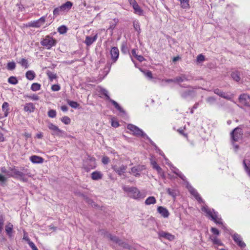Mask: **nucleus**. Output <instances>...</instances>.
I'll use <instances>...</instances> for the list:
<instances>
[{
	"mask_svg": "<svg viewBox=\"0 0 250 250\" xmlns=\"http://www.w3.org/2000/svg\"><path fill=\"white\" fill-rule=\"evenodd\" d=\"M133 25L134 29L137 31L138 34H139L141 33V28L139 21H133Z\"/></svg>",
	"mask_w": 250,
	"mask_h": 250,
	"instance_id": "obj_37",
	"label": "nucleus"
},
{
	"mask_svg": "<svg viewBox=\"0 0 250 250\" xmlns=\"http://www.w3.org/2000/svg\"><path fill=\"white\" fill-rule=\"evenodd\" d=\"M207 102L210 104H213L216 102V99L214 97H209L207 99Z\"/></svg>",
	"mask_w": 250,
	"mask_h": 250,
	"instance_id": "obj_59",
	"label": "nucleus"
},
{
	"mask_svg": "<svg viewBox=\"0 0 250 250\" xmlns=\"http://www.w3.org/2000/svg\"><path fill=\"white\" fill-rule=\"evenodd\" d=\"M118 245L125 249H126L129 250H133V248L131 246L121 240H120V242Z\"/></svg>",
	"mask_w": 250,
	"mask_h": 250,
	"instance_id": "obj_35",
	"label": "nucleus"
},
{
	"mask_svg": "<svg viewBox=\"0 0 250 250\" xmlns=\"http://www.w3.org/2000/svg\"><path fill=\"white\" fill-rule=\"evenodd\" d=\"M57 41L53 37L47 35L41 42L42 45L44 46L47 49H50L52 46L56 45Z\"/></svg>",
	"mask_w": 250,
	"mask_h": 250,
	"instance_id": "obj_3",
	"label": "nucleus"
},
{
	"mask_svg": "<svg viewBox=\"0 0 250 250\" xmlns=\"http://www.w3.org/2000/svg\"><path fill=\"white\" fill-rule=\"evenodd\" d=\"M46 17V16H42L36 21H31L28 22L27 26L29 27L34 28L40 27L44 23L45 21Z\"/></svg>",
	"mask_w": 250,
	"mask_h": 250,
	"instance_id": "obj_10",
	"label": "nucleus"
},
{
	"mask_svg": "<svg viewBox=\"0 0 250 250\" xmlns=\"http://www.w3.org/2000/svg\"><path fill=\"white\" fill-rule=\"evenodd\" d=\"M232 238L235 243H236L239 247L241 248H245L246 247L245 243L242 241V238L239 234L235 233L232 235Z\"/></svg>",
	"mask_w": 250,
	"mask_h": 250,
	"instance_id": "obj_15",
	"label": "nucleus"
},
{
	"mask_svg": "<svg viewBox=\"0 0 250 250\" xmlns=\"http://www.w3.org/2000/svg\"><path fill=\"white\" fill-rule=\"evenodd\" d=\"M158 235L160 237L165 238L169 241H172L174 239V236L171 234L164 231H160L158 232Z\"/></svg>",
	"mask_w": 250,
	"mask_h": 250,
	"instance_id": "obj_19",
	"label": "nucleus"
},
{
	"mask_svg": "<svg viewBox=\"0 0 250 250\" xmlns=\"http://www.w3.org/2000/svg\"><path fill=\"white\" fill-rule=\"evenodd\" d=\"M7 69L9 70H13L16 68V64L14 62H9L7 63Z\"/></svg>",
	"mask_w": 250,
	"mask_h": 250,
	"instance_id": "obj_49",
	"label": "nucleus"
},
{
	"mask_svg": "<svg viewBox=\"0 0 250 250\" xmlns=\"http://www.w3.org/2000/svg\"><path fill=\"white\" fill-rule=\"evenodd\" d=\"M211 240L213 242L214 244L217 245L218 246L223 245V243L221 242V241L216 237H214L211 238Z\"/></svg>",
	"mask_w": 250,
	"mask_h": 250,
	"instance_id": "obj_50",
	"label": "nucleus"
},
{
	"mask_svg": "<svg viewBox=\"0 0 250 250\" xmlns=\"http://www.w3.org/2000/svg\"><path fill=\"white\" fill-rule=\"evenodd\" d=\"M112 168L119 175L121 176L125 172L127 167L126 165H122L119 167L117 165H114L112 167Z\"/></svg>",
	"mask_w": 250,
	"mask_h": 250,
	"instance_id": "obj_14",
	"label": "nucleus"
},
{
	"mask_svg": "<svg viewBox=\"0 0 250 250\" xmlns=\"http://www.w3.org/2000/svg\"><path fill=\"white\" fill-rule=\"evenodd\" d=\"M201 210L206 214L207 217L213 221L216 224H222V219L221 218L218 217V213L215 211L214 209L209 208L207 206H204L202 207Z\"/></svg>",
	"mask_w": 250,
	"mask_h": 250,
	"instance_id": "obj_2",
	"label": "nucleus"
},
{
	"mask_svg": "<svg viewBox=\"0 0 250 250\" xmlns=\"http://www.w3.org/2000/svg\"><path fill=\"white\" fill-rule=\"evenodd\" d=\"M25 76L28 80H33L35 78L36 75L33 71L29 70L26 72Z\"/></svg>",
	"mask_w": 250,
	"mask_h": 250,
	"instance_id": "obj_32",
	"label": "nucleus"
},
{
	"mask_svg": "<svg viewBox=\"0 0 250 250\" xmlns=\"http://www.w3.org/2000/svg\"><path fill=\"white\" fill-rule=\"evenodd\" d=\"M61 87L59 84H53L51 86V89L53 91H58L60 90Z\"/></svg>",
	"mask_w": 250,
	"mask_h": 250,
	"instance_id": "obj_60",
	"label": "nucleus"
},
{
	"mask_svg": "<svg viewBox=\"0 0 250 250\" xmlns=\"http://www.w3.org/2000/svg\"><path fill=\"white\" fill-rule=\"evenodd\" d=\"M180 95L183 99H192L196 96V92L194 90H186L181 91Z\"/></svg>",
	"mask_w": 250,
	"mask_h": 250,
	"instance_id": "obj_12",
	"label": "nucleus"
},
{
	"mask_svg": "<svg viewBox=\"0 0 250 250\" xmlns=\"http://www.w3.org/2000/svg\"><path fill=\"white\" fill-rule=\"evenodd\" d=\"M187 76L185 74H182L180 76L176 77L175 78L176 82L182 83L185 81H188Z\"/></svg>",
	"mask_w": 250,
	"mask_h": 250,
	"instance_id": "obj_33",
	"label": "nucleus"
},
{
	"mask_svg": "<svg viewBox=\"0 0 250 250\" xmlns=\"http://www.w3.org/2000/svg\"><path fill=\"white\" fill-rule=\"evenodd\" d=\"M67 28L65 25H62L58 27V31L61 34L65 33L67 32Z\"/></svg>",
	"mask_w": 250,
	"mask_h": 250,
	"instance_id": "obj_46",
	"label": "nucleus"
},
{
	"mask_svg": "<svg viewBox=\"0 0 250 250\" xmlns=\"http://www.w3.org/2000/svg\"><path fill=\"white\" fill-rule=\"evenodd\" d=\"M4 222V217L2 214H0V233L1 232Z\"/></svg>",
	"mask_w": 250,
	"mask_h": 250,
	"instance_id": "obj_53",
	"label": "nucleus"
},
{
	"mask_svg": "<svg viewBox=\"0 0 250 250\" xmlns=\"http://www.w3.org/2000/svg\"><path fill=\"white\" fill-rule=\"evenodd\" d=\"M11 167H9L7 169L5 167H2L0 168L1 173L5 174V175H3L0 173V182H5L8 178L11 177V175H12V171L10 170Z\"/></svg>",
	"mask_w": 250,
	"mask_h": 250,
	"instance_id": "obj_8",
	"label": "nucleus"
},
{
	"mask_svg": "<svg viewBox=\"0 0 250 250\" xmlns=\"http://www.w3.org/2000/svg\"><path fill=\"white\" fill-rule=\"evenodd\" d=\"M121 50L123 54H126L128 52L126 42H124L122 43Z\"/></svg>",
	"mask_w": 250,
	"mask_h": 250,
	"instance_id": "obj_41",
	"label": "nucleus"
},
{
	"mask_svg": "<svg viewBox=\"0 0 250 250\" xmlns=\"http://www.w3.org/2000/svg\"><path fill=\"white\" fill-rule=\"evenodd\" d=\"M239 103L245 106L250 107V96L247 93L240 95L238 98Z\"/></svg>",
	"mask_w": 250,
	"mask_h": 250,
	"instance_id": "obj_9",
	"label": "nucleus"
},
{
	"mask_svg": "<svg viewBox=\"0 0 250 250\" xmlns=\"http://www.w3.org/2000/svg\"><path fill=\"white\" fill-rule=\"evenodd\" d=\"M60 8H61V6L59 7H56L54 9L53 12L54 17H57L58 16H59L61 14V12H63L62 11V9H61Z\"/></svg>",
	"mask_w": 250,
	"mask_h": 250,
	"instance_id": "obj_43",
	"label": "nucleus"
},
{
	"mask_svg": "<svg viewBox=\"0 0 250 250\" xmlns=\"http://www.w3.org/2000/svg\"><path fill=\"white\" fill-rule=\"evenodd\" d=\"M213 92L215 94L224 99L227 100H230L231 99V97L229 95L224 92L218 88L214 89Z\"/></svg>",
	"mask_w": 250,
	"mask_h": 250,
	"instance_id": "obj_20",
	"label": "nucleus"
},
{
	"mask_svg": "<svg viewBox=\"0 0 250 250\" xmlns=\"http://www.w3.org/2000/svg\"><path fill=\"white\" fill-rule=\"evenodd\" d=\"M13 229V225L10 223H8L5 226V232H6L7 235L9 237H11L12 236Z\"/></svg>",
	"mask_w": 250,
	"mask_h": 250,
	"instance_id": "obj_29",
	"label": "nucleus"
},
{
	"mask_svg": "<svg viewBox=\"0 0 250 250\" xmlns=\"http://www.w3.org/2000/svg\"><path fill=\"white\" fill-rule=\"evenodd\" d=\"M181 6L183 8L189 7V0H184L181 1Z\"/></svg>",
	"mask_w": 250,
	"mask_h": 250,
	"instance_id": "obj_48",
	"label": "nucleus"
},
{
	"mask_svg": "<svg viewBox=\"0 0 250 250\" xmlns=\"http://www.w3.org/2000/svg\"><path fill=\"white\" fill-rule=\"evenodd\" d=\"M35 106L33 103H29L26 104L24 109H35Z\"/></svg>",
	"mask_w": 250,
	"mask_h": 250,
	"instance_id": "obj_51",
	"label": "nucleus"
},
{
	"mask_svg": "<svg viewBox=\"0 0 250 250\" xmlns=\"http://www.w3.org/2000/svg\"><path fill=\"white\" fill-rule=\"evenodd\" d=\"M243 165L246 171L250 177V161L244 160L243 161Z\"/></svg>",
	"mask_w": 250,
	"mask_h": 250,
	"instance_id": "obj_30",
	"label": "nucleus"
},
{
	"mask_svg": "<svg viewBox=\"0 0 250 250\" xmlns=\"http://www.w3.org/2000/svg\"><path fill=\"white\" fill-rule=\"evenodd\" d=\"M129 4L132 6L134 10V13L139 15L143 14V10L141 9L135 0H128Z\"/></svg>",
	"mask_w": 250,
	"mask_h": 250,
	"instance_id": "obj_13",
	"label": "nucleus"
},
{
	"mask_svg": "<svg viewBox=\"0 0 250 250\" xmlns=\"http://www.w3.org/2000/svg\"><path fill=\"white\" fill-rule=\"evenodd\" d=\"M109 101L115 106L116 109H122L119 104L115 101L110 99Z\"/></svg>",
	"mask_w": 250,
	"mask_h": 250,
	"instance_id": "obj_55",
	"label": "nucleus"
},
{
	"mask_svg": "<svg viewBox=\"0 0 250 250\" xmlns=\"http://www.w3.org/2000/svg\"><path fill=\"white\" fill-rule=\"evenodd\" d=\"M10 170L12 171V175H11V177L19 179L20 180L23 182L27 181V179L25 177V176L26 175H28V174H25V173L19 171L18 169L16 168L15 166L12 167Z\"/></svg>",
	"mask_w": 250,
	"mask_h": 250,
	"instance_id": "obj_4",
	"label": "nucleus"
},
{
	"mask_svg": "<svg viewBox=\"0 0 250 250\" xmlns=\"http://www.w3.org/2000/svg\"><path fill=\"white\" fill-rule=\"evenodd\" d=\"M98 38V35L96 34L94 37L86 36L84 43L87 46L91 45L94 42L96 41Z\"/></svg>",
	"mask_w": 250,
	"mask_h": 250,
	"instance_id": "obj_23",
	"label": "nucleus"
},
{
	"mask_svg": "<svg viewBox=\"0 0 250 250\" xmlns=\"http://www.w3.org/2000/svg\"><path fill=\"white\" fill-rule=\"evenodd\" d=\"M8 82L9 83L12 84H16L18 83V81L16 77L14 76H11L8 79Z\"/></svg>",
	"mask_w": 250,
	"mask_h": 250,
	"instance_id": "obj_45",
	"label": "nucleus"
},
{
	"mask_svg": "<svg viewBox=\"0 0 250 250\" xmlns=\"http://www.w3.org/2000/svg\"><path fill=\"white\" fill-rule=\"evenodd\" d=\"M157 211L164 218H167L169 215L168 210L166 208L162 206L158 207Z\"/></svg>",
	"mask_w": 250,
	"mask_h": 250,
	"instance_id": "obj_21",
	"label": "nucleus"
},
{
	"mask_svg": "<svg viewBox=\"0 0 250 250\" xmlns=\"http://www.w3.org/2000/svg\"><path fill=\"white\" fill-rule=\"evenodd\" d=\"M205 60V56L202 54H200L197 57V61L199 62H203Z\"/></svg>",
	"mask_w": 250,
	"mask_h": 250,
	"instance_id": "obj_61",
	"label": "nucleus"
},
{
	"mask_svg": "<svg viewBox=\"0 0 250 250\" xmlns=\"http://www.w3.org/2000/svg\"><path fill=\"white\" fill-rule=\"evenodd\" d=\"M100 92L102 95H104L106 97L107 100H109L110 99V97L108 95V92L105 89L101 88L100 89Z\"/></svg>",
	"mask_w": 250,
	"mask_h": 250,
	"instance_id": "obj_44",
	"label": "nucleus"
},
{
	"mask_svg": "<svg viewBox=\"0 0 250 250\" xmlns=\"http://www.w3.org/2000/svg\"><path fill=\"white\" fill-rule=\"evenodd\" d=\"M48 128L52 131L51 134L54 136H63L65 135V132L61 130L59 127L53 125L52 123H49L48 124Z\"/></svg>",
	"mask_w": 250,
	"mask_h": 250,
	"instance_id": "obj_7",
	"label": "nucleus"
},
{
	"mask_svg": "<svg viewBox=\"0 0 250 250\" xmlns=\"http://www.w3.org/2000/svg\"><path fill=\"white\" fill-rule=\"evenodd\" d=\"M150 161L153 168L156 169L159 174H161L162 168L157 164V162L152 158L150 159Z\"/></svg>",
	"mask_w": 250,
	"mask_h": 250,
	"instance_id": "obj_28",
	"label": "nucleus"
},
{
	"mask_svg": "<svg viewBox=\"0 0 250 250\" xmlns=\"http://www.w3.org/2000/svg\"><path fill=\"white\" fill-rule=\"evenodd\" d=\"M107 237L110 239V240L117 244L119 243L120 242L121 239H120L118 237H117L116 236L112 235V234L110 233H108L107 234Z\"/></svg>",
	"mask_w": 250,
	"mask_h": 250,
	"instance_id": "obj_34",
	"label": "nucleus"
},
{
	"mask_svg": "<svg viewBox=\"0 0 250 250\" xmlns=\"http://www.w3.org/2000/svg\"><path fill=\"white\" fill-rule=\"evenodd\" d=\"M135 58L140 62H143L145 59L144 57L142 55H138L136 56Z\"/></svg>",
	"mask_w": 250,
	"mask_h": 250,
	"instance_id": "obj_64",
	"label": "nucleus"
},
{
	"mask_svg": "<svg viewBox=\"0 0 250 250\" xmlns=\"http://www.w3.org/2000/svg\"><path fill=\"white\" fill-rule=\"evenodd\" d=\"M23 239L27 242L29 246L33 250H38L34 243L30 241L29 237L28 236L27 233L25 232H24Z\"/></svg>",
	"mask_w": 250,
	"mask_h": 250,
	"instance_id": "obj_22",
	"label": "nucleus"
},
{
	"mask_svg": "<svg viewBox=\"0 0 250 250\" xmlns=\"http://www.w3.org/2000/svg\"><path fill=\"white\" fill-rule=\"evenodd\" d=\"M48 115L50 118H54L56 116L55 110H49L48 112Z\"/></svg>",
	"mask_w": 250,
	"mask_h": 250,
	"instance_id": "obj_58",
	"label": "nucleus"
},
{
	"mask_svg": "<svg viewBox=\"0 0 250 250\" xmlns=\"http://www.w3.org/2000/svg\"><path fill=\"white\" fill-rule=\"evenodd\" d=\"M127 128L131 131L133 135L136 136H140L144 137L145 134L143 132L142 130L140 129L137 126L132 124H129L127 126Z\"/></svg>",
	"mask_w": 250,
	"mask_h": 250,
	"instance_id": "obj_11",
	"label": "nucleus"
},
{
	"mask_svg": "<svg viewBox=\"0 0 250 250\" xmlns=\"http://www.w3.org/2000/svg\"><path fill=\"white\" fill-rule=\"evenodd\" d=\"M96 167V163L95 159L94 158H90L84 162L83 168L86 172L89 171L91 169H94Z\"/></svg>",
	"mask_w": 250,
	"mask_h": 250,
	"instance_id": "obj_6",
	"label": "nucleus"
},
{
	"mask_svg": "<svg viewBox=\"0 0 250 250\" xmlns=\"http://www.w3.org/2000/svg\"><path fill=\"white\" fill-rule=\"evenodd\" d=\"M211 231L216 235H219V231L215 228H211L210 229Z\"/></svg>",
	"mask_w": 250,
	"mask_h": 250,
	"instance_id": "obj_63",
	"label": "nucleus"
},
{
	"mask_svg": "<svg viewBox=\"0 0 250 250\" xmlns=\"http://www.w3.org/2000/svg\"><path fill=\"white\" fill-rule=\"evenodd\" d=\"M145 203L146 205L155 204L156 203V200L154 196H149L146 200Z\"/></svg>",
	"mask_w": 250,
	"mask_h": 250,
	"instance_id": "obj_31",
	"label": "nucleus"
},
{
	"mask_svg": "<svg viewBox=\"0 0 250 250\" xmlns=\"http://www.w3.org/2000/svg\"><path fill=\"white\" fill-rule=\"evenodd\" d=\"M46 74L50 81H53V80L57 78V75L56 74L50 71H47L46 72Z\"/></svg>",
	"mask_w": 250,
	"mask_h": 250,
	"instance_id": "obj_39",
	"label": "nucleus"
},
{
	"mask_svg": "<svg viewBox=\"0 0 250 250\" xmlns=\"http://www.w3.org/2000/svg\"><path fill=\"white\" fill-rule=\"evenodd\" d=\"M18 62L25 68H27L29 67L28 61L25 58H22Z\"/></svg>",
	"mask_w": 250,
	"mask_h": 250,
	"instance_id": "obj_36",
	"label": "nucleus"
},
{
	"mask_svg": "<svg viewBox=\"0 0 250 250\" xmlns=\"http://www.w3.org/2000/svg\"><path fill=\"white\" fill-rule=\"evenodd\" d=\"M112 63H110L109 62H108L106 64V66H105L104 70V71L106 72L105 75H107V73L110 71Z\"/></svg>",
	"mask_w": 250,
	"mask_h": 250,
	"instance_id": "obj_57",
	"label": "nucleus"
},
{
	"mask_svg": "<svg viewBox=\"0 0 250 250\" xmlns=\"http://www.w3.org/2000/svg\"><path fill=\"white\" fill-rule=\"evenodd\" d=\"M30 160L34 164H42L43 163L44 159L40 156L33 155L30 157Z\"/></svg>",
	"mask_w": 250,
	"mask_h": 250,
	"instance_id": "obj_24",
	"label": "nucleus"
},
{
	"mask_svg": "<svg viewBox=\"0 0 250 250\" xmlns=\"http://www.w3.org/2000/svg\"><path fill=\"white\" fill-rule=\"evenodd\" d=\"M68 103L71 107L74 108H76L79 105L77 102L74 101H68Z\"/></svg>",
	"mask_w": 250,
	"mask_h": 250,
	"instance_id": "obj_54",
	"label": "nucleus"
},
{
	"mask_svg": "<svg viewBox=\"0 0 250 250\" xmlns=\"http://www.w3.org/2000/svg\"><path fill=\"white\" fill-rule=\"evenodd\" d=\"M110 55L113 63L115 62L119 58V51L118 48L117 47H112L110 50Z\"/></svg>",
	"mask_w": 250,
	"mask_h": 250,
	"instance_id": "obj_16",
	"label": "nucleus"
},
{
	"mask_svg": "<svg viewBox=\"0 0 250 250\" xmlns=\"http://www.w3.org/2000/svg\"><path fill=\"white\" fill-rule=\"evenodd\" d=\"M61 121L65 125H69L71 122V120L68 117L64 116L61 118Z\"/></svg>",
	"mask_w": 250,
	"mask_h": 250,
	"instance_id": "obj_47",
	"label": "nucleus"
},
{
	"mask_svg": "<svg viewBox=\"0 0 250 250\" xmlns=\"http://www.w3.org/2000/svg\"><path fill=\"white\" fill-rule=\"evenodd\" d=\"M167 193L173 198H175L177 195L176 190L175 189L167 188Z\"/></svg>",
	"mask_w": 250,
	"mask_h": 250,
	"instance_id": "obj_38",
	"label": "nucleus"
},
{
	"mask_svg": "<svg viewBox=\"0 0 250 250\" xmlns=\"http://www.w3.org/2000/svg\"><path fill=\"white\" fill-rule=\"evenodd\" d=\"M123 190L127 193L128 196L136 200H141L144 199L146 194L145 192H141L136 187H124Z\"/></svg>",
	"mask_w": 250,
	"mask_h": 250,
	"instance_id": "obj_1",
	"label": "nucleus"
},
{
	"mask_svg": "<svg viewBox=\"0 0 250 250\" xmlns=\"http://www.w3.org/2000/svg\"><path fill=\"white\" fill-rule=\"evenodd\" d=\"M145 169V166H138L131 168V172L136 177L140 176L139 172Z\"/></svg>",
	"mask_w": 250,
	"mask_h": 250,
	"instance_id": "obj_18",
	"label": "nucleus"
},
{
	"mask_svg": "<svg viewBox=\"0 0 250 250\" xmlns=\"http://www.w3.org/2000/svg\"><path fill=\"white\" fill-rule=\"evenodd\" d=\"M173 172L176 174L179 178H180L183 180H184L185 176L178 169H176V170L174 171Z\"/></svg>",
	"mask_w": 250,
	"mask_h": 250,
	"instance_id": "obj_52",
	"label": "nucleus"
},
{
	"mask_svg": "<svg viewBox=\"0 0 250 250\" xmlns=\"http://www.w3.org/2000/svg\"><path fill=\"white\" fill-rule=\"evenodd\" d=\"M103 174L101 172L99 171H95L91 174V177L93 180H99L102 179Z\"/></svg>",
	"mask_w": 250,
	"mask_h": 250,
	"instance_id": "obj_26",
	"label": "nucleus"
},
{
	"mask_svg": "<svg viewBox=\"0 0 250 250\" xmlns=\"http://www.w3.org/2000/svg\"><path fill=\"white\" fill-rule=\"evenodd\" d=\"M73 5V3L72 2L70 1H66L64 4H62L61 6V9H62L63 12L64 11H68L72 7Z\"/></svg>",
	"mask_w": 250,
	"mask_h": 250,
	"instance_id": "obj_27",
	"label": "nucleus"
},
{
	"mask_svg": "<svg viewBox=\"0 0 250 250\" xmlns=\"http://www.w3.org/2000/svg\"><path fill=\"white\" fill-rule=\"evenodd\" d=\"M113 22H111L109 27L108 29H110L113 30L116 27L118 22H119V20L117 18H114L113 19Z\"/></svg>",
	"mask_w": 250,
	"mask_h": 250,
	"instance_id": "obj_42",
	"label": "nucleus"
},
{
	"mask_svg": "<svg viewBox=\"0 0 250 250\" xmlns=\"http://www.w3.org/2000/svg\"><path fill=\"white\" fill-rule=\"evenodd\" d=\"M111 125L114 127H117L119 126V122L114 119V118L111 119Z\"/></svg>",
	"mask_w": 250,
	"mask_h": 250,
	"instance_id": "obj_56",
	"label": "nucleus"
},
{
	"mask_svg": "<svg viewBox=\"0 0 250 250\" xmlns=\"http://www.w3.org/2000/svg\"><path fill=\"white\" fill-rule=\"evenodd\" d=\"M109 162V159L107 156L103 157L102 158V162L104 164H107Z\"/></svg>",
	"mask_w": 250,
	"mask_h": 250,
	"instance_id": "obj_62",
	"label": "nucleus"
},
{
	"mask_svg": "<svg viewBox=\"0 0 250 250\" xmlns=\"http://www.w3.org/2000/svg\"><path fill=\"white\" fill-rule=\"evenodd\" d=\"M243 131L242 128L237 127L234 128L231 132L230 136L233 143L237 142L242 138Z\"/></svg>",
	"mask_w": 250,
	"mask_h": 250,
	"instance_id": "obj_5",
	"label": "nucleus"
},
{
	"mask_svg": "<svg viewBox=\"0 0 250 250\" xmlns=\"http://www.w3.org/2000/svg\"><path fill=\"white\" fill-rule=\"evenodd\" d=\"M241 72L238 70H235L231 73L230 76L232 79L236 82H239L241 80Z\"/></svg>",
	"mask_w": 250,
	"mask_h": 250,
	"instance_id": "obj_25",
	"label": "nucleus"
},
{
	"mask_svg": "<svg viewBox=\"0 0 250 250\" xmlns=\"http://www.w3.org/2000/svg\"><path fill=\"white\" fill-rule=\"evenodd\" d=\"M41 85L40 83H35L31 86V89L33 91H37L41 89Z\"/></svg>",
	"mask_w": 250,
	"mask_h": 250,
	"instance_id": "obj_40",
	"label": "nucleus"
},
{
	"mask_svg": "<svg viewBox=\"0 0 250 250\" xmlns=\"http://www.w3.org/2000/svg\"><path fill=\"white\" fill-rule=\"evenodd\" d=\"M188 190L190 193L195 198V199L198 201L199 203H204V201L201 197L200 194L194 188L192 187H190L188 188Z\"/></svg>",
	"mask_w": 250,
	"mask_h": 250,
	"instance_id": "obj_17",
	"label": "nucleus"
}]
</instances>
